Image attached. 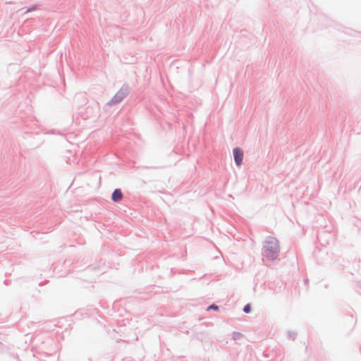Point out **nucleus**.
Segmentation results:
<instances>
[{
	"label": "nucleus",
	"mask_w": 361,
	"mask_h": 361,
	"mask_svg": "<svg viewBox=\"0 0 361 361\" xmlns=\"http://www.w3.org/2000/svg\"><path fill=\"white\" fill-rule=\"evenodd\" d=\"M234 159L238 166L242 164L243 158V152L239 148H235L233 149Z\"/></svg>",
	"instance_id": "2"
},
{
	"label": "nucleus",
	"mask_w": 361,
	"mask_h": 361,
	"mask_svg": "<svg viewBox=\"0 0 361 361\" xmlns=\"http://www.w3.org/2000/svg\"><path fill=\"white\" fill-rule=\"evenodd\" d=\"M126 95V93L123 91V90H121L119 92H118L116 95L113 98V102L114 103H118L119 102H121Z\"/></svg>",
	"instance_id": "6"
},
{
	"label": "nucleus",
	"mask_w": 361,
	"mask_h": 361,
	"mask_svg": "<svg viewBox=\"0 0 361 361\" xmlns=\"http://www.w3.org/2000/svg\"><path fill=\"white\" fill-rule=\"evenodd\" d=\"M243 311H244L245 312H246V313L250 312V305H246L244 307V308H243Z\"/></svg>",
	"instance_id": "7"
},
{
	"label": "nucleus",
	"mask_w": 361,
	"mask_h": 361,
	"mask_svg": "<svg viewBox=\"0 0 361 361\" xmlns=\"http://www.w3.org/2000/svg\"><path fill=\"white\" fill-rule=\"evenodd\" d=\"M264 255L269 259L273 260L278 256L279 246L278 240L274 238H269L264 246Z\"/></svg>",
	"instance_id": "1"
},
{
	"label": "nucleus",
	"mask_w": 361,
	"mask_h": 361,
	"mask_svg": "<svg viewBox=\"0 0 361 361\" xmlns=\"http://www.w3.org/2000/svg\"><path fill=\"white\" fill-rule=\"evenodd\" d=\"M126 95V93L123 91V90H121L119 92H118L116 95L113 98V102L114 103H118L119 102H121Z\"/></svg>",
	"instance_id": "4"
},
{
	"label": "nucleus",
	"mask_w": 361,
	"mask_h": 361,
	"mask_svg": "<svg viewBox=\"0 0 361 361\" xmlns=\"http://www.w3.org/2000/svg\"><path fill=\"white\" fill-rule=\"evenodd\" d=\"M126 95V93L123 91V90H121L119 92H118L116 95L113 98V102L114 103H118L119 102H121Z\"/></svg>",
	"instance_id": "5"
},
{
	"label": "nucleus",
	"mask_w": 361,
	"mask_h": 361,
	"mask_svg": "<svg viewBox=\"0 0 361 361\" xmlns=\"http://www.w3.org/2000/svg\"><path fill=\"white\" fill-rule=\"evenodd\" d=\"M208 309H209V310H210V309H213V310H218V306H216V305H212L211 306H209V307H208Z\"/></svg>",
	"instance_id": "8"
},
{
	"label": "nucleus",
	"mask_w": 361,
	"mask_h": 361,
	"mask_svg": "<svg viewBox=\"0 0 361 361\" xmlns=\"http://www.w3.org/2000/svg\"><path fill=\"white\" fill-rule=\"evenodd\" d=\"M123 198V194L120 189H116L112 193L111 199L114 202H119Z\"/></svg>",
	"instance_id": "3"
}]
</instances>
